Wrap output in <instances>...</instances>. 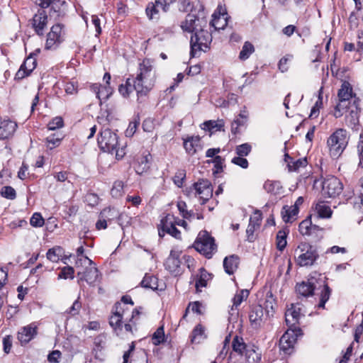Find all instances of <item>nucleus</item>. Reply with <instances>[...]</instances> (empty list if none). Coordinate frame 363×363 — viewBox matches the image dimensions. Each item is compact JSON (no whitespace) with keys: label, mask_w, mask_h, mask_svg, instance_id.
<instances>
[{"label":"nucleus","mask_w":363,"mask_h":363,"mask_svg":"<svg viewBox=\"0 0 363 363\" xmlns=\"http://www.w3.org/2000/svg\"><path fill=\"white\" fill-rule=\"evenodd\" d=\"M158 7L153 3H149L145 11L146 14L149 19L152 20L155 18H158L157 14H158Z\"/></svg>","instance_id":"53"},{"label":"nucleus","mask_w":363,"mask_h":363,"mask_svg":"<svg viewBox=\"0 0 363 363\" xmlns=\"http://www.w3.org/2000/svg\"><path fill=\"white\" fill-rule=\"evenodd\" d=\"M223 127L224 121L223 120L207 121L202 124V128L209 131L220 130Z\"/></svg>","instance_id":"36"},{"label":"nucleus","mask_w":363,"mask_h":363,"mask_svg":"<svg viewBox=\"0 0 363 363\" xmlns=\"http://www.w3.org/2000/svg\"><path fill=\"white\" fill-rule=\"evenodd\" d=\"M249 319L251 325L254 328H258L262 326L264 323V309L262 306L258 305L252 308Z\"/></svg>","instance_id":"21"},{"label":"nucleus","mask_w":363,"mask_h":363,"mask_svg":"<svg viewBox=\"0 0 363 363\" xmlns=\"http://www.w3.org/2000/svg\"><path fill=\"white\" fill-rule=\"evenodd\" d=\"M111 194L113 197L118 198L123 194V183L121 181H116L113 183V187L111 190Z\"/></svg>","instance_id":"46"},{"label":"nucleus","mask_w":363,"mask_h":363,"mask_svg":"<svg viewBox=\"0 0 363 363\" xmlns=\"http://www.w3.org/2000/svg\"><path fill=\"white\" fill-rule=\"evenodd\" d=\"M285 162H287L289 171L290 172L298 171L301 167H306L307 164L306 158H301L296 161H293L292 158H291L287 153L285 154Z\"/></svg>","instance_id":"31"},{"label":"nucleus","mask_w":363,"mask_h":363,"mask_svg":"<svg viewBox=\"0 0 363 363\" xmlns=\"http://www.w3.org/2000/svg\"><path fill=\"white\" fill-rule=\"evenodd\" d=\"M262 220V213L259 210H256L254 212L253 216L250 219V223L256 225L258 227H260Z\"/></svg>","instance_id":"63"},{"label":"nucleus","mask_w":363,"mask_h":363,"mask_svg":"<svg viewBox=\"0 0 363 363\" xmlns=\"http://www.w3.org/2000/svg\"><path fill=\"white\" fill-rule=\"evenodd\" d=\"M194 248L207 258H211L216 252L215 240L207 231H201L194 242Z\"/></svg>","instance_id":"8"},{"label":"nucleus","mask_w":363,"mask_h":363,"mask_svg":"<svg viewBox=\"0 0 363 363\" xmlns=\"http://www.w3.org/2000/svg\"><path fill=\"white\" fill-rule=\"evenodd\" d=\"M259 228V227L257 226L256 225L250 223H249L246 230L247 240L249 242H253L255 240L256 237L254 233Z\"/></svg>","instance_id":"59"},{"label":"nucleus","mask_w":363,"mask_h":363,"mask_svg":"<svg viewBox=\"0 0 363 363\" xmlns=\"http://www.w3.org/2000/svg\"><path fill=\"white\" fill-rule=\"evenodd\" d=\"M347 144V132L342 128L337 130L328 140V145L330 148V154L333 156L340 155Z\"/></svg>","instance_id":"9"},{"label":"nucleus","mask_w":363,"mask_h":363,"mask_svg":"<svg viewBox=\"0 0 363 363\" xmlns=\"http://www.w3.org/2000/svg\"><path fill=\"white\" fill-rule=\"evenodd\" d=\"M298 211L296 206H285L281 210V216L285 223H292L296 219Z\"/></svg>","instance_id":"30"},{"label":"nucleus","mask_w":363,"mask_h":363,"mask_svg":"<svg viewBox=\"0 0 363 363\" xmlns=\"http://www.w3.org/2000/svg\"><path fill=\"white\" fill-rule=\"evenodd\" d=\"M302 314V307L298 303H292L291 307L289 308L285 313L286 323L289 325H295L298 323Z\"/></svg>","instance_id":"19"},{"label":"nucleus","mask_w":363,"mask_h":363,"mask_svg":"<svg viewBox=\"0 0 363 363\" xmlns=\"http://www.w3.org/2000/svg\"><path fill=\"white\" fill-rule=\"evenodd\" d=\"M156 73L152 62L145 59L139 65L138 73L133 79V88L138 97L146 96L154 87Z\"/></svg>","instance_id":"2"},{"label":"nucleus","mask_w":363,"mask_h":363,"mask_svg":"<svg viewBox=\"0 0 363 363\" xmlns=\"http://www.w3.org/2000/svg\"><path fill=\"white\" fill-rule=\"evenodd\" d=\"M342 189V184L334 176L326 177L322 183V194L324 197L335 198L341 194Z\"/></svg>","instance_id":"10"},{"label":"nucleus","mask_w":363,"mask_h":363,"mask_svg":"<svg viewBox=\"0 0 363 363\" xmlns=\"http://www.w3.org/2000/svg\"><path fill=\"white\" fill-rule=\"evenodd\" d=\"M37 325L33 323L23 327L18 333V339L21 344H26L37 335Z\"/></svg>","instance_id":"18"},{"label":"nucleus","mask_w":363,"mask_h":363,"mask_svg":"<svg viewBox=\"0 0 363 363\" xmlns=\"http://www.w3.org/2000/svg\"><path fill=\"white\" fill-rule=\"evenodd\" d=\"M357 151L359 155V166L363 167V135H360L359 141L357 145Z\"/></svg>","instance_id":"64"},{"label":"nucleus","mask_w":363,"mask_h":363,"mask_svg":"<svg viewBox=\"0 0 363 363\" xmlns=\"http://www.w3.org/2000/svg\"><path fill=\"white\" fill-rule=\"evenodd\" d=\"M91 90L96 94L100 104H101L102 101L107 100L113 93V89L111 86H102L99 84H92Z\"/></svg>","instance_id":"24"},{"label":"nucleus","mask_w":363,"mask_h":363,"mask_svg":"<svg viewBox=\"0 0 363 363\" xmlns=\"http://www.w3.org/2000/svg\"><path fill=\"white\" fill-rule=\"evenodd\" d=\"M185 177H186V173H185L184 170L178 171L176 173V174L174 175V179H173L174 184L177 186L181 187L182 186L183 180L184 179Z\"/></svg>","instance_id":"60"},{"label":"nucleus","mask_w":363,"mask_h":363,"mask_svg":"<svg viewBox=\"0 0 363 363\" xmlns=\"http://www.w3.org/2000/svg\"><path fill=\"white\" fill-rule=\"evenodd\" d=\"M30 223L33 227H41L44 224V219L40 213H35L30 218Z\"/></svg>","instance_id":"58"},{"label":"nucleus","mask_w":363,"mask_h":363,"mask_svg":"<svg viewBox=\"0 0 363 363\" xmlns=\"http://www.w3.org/2000/svg\"><path fill=\"white\" fill-rule=\"evenodd\" d=\"M315 211L318 216L322 218H329L333 213L330 207L324 201H320L316 204Z\"/></svg>","instance_id":"33"},{"label":"nucleus","mask_w":363,"mask_h":363,"mask_svg":"<svg viewBox=\"0 0 363 363\" xmlns=\"http://www.w3.org/2000/svg\"><path fill=\"white\" fill-rule=\"evenodd\" d=\"M232 163L246 169L248 167V161L244 157L238 156L232 159Z\"/></svg>","instance_id":"61"},{"label":"nucleus","mask_w":363,"mask_h":363,"mask_svg":"<svg viewBox=\"0 0 363 363\" xmlns=\"http://www.w3.org/2000/svg\"><path fill=\"white\" fill-rule=\"evenodd\" d=\"M246 348V345L242 341V339H240L236 336L233 340V351L238 352L239 354L242 355Z\"/></svg>","instance_id":"43"},{"label":"nucleus","mask_w":363,"mask_h":363,"mask_svg":"<svg viewBox=\"0 0 363 363\" xmlns=\"http://www.w3.org/2000/svg\"><path fill=\"white\" fill-rule=\"evenodd\" d=\"M64 35L65 32L62 24L57 23L52 26L47 35L45 49L56 48L64 40Z\"/></svg>","instance_id":"11"},{"label":"nucleus","mask_w":363,"mask_h":363,"mask_svg":"<svg viewBox=\"0 0 363 363\" xmlns=\"http://www.w3.org/2000/svg\"><path fill=\"white\" fill-rule=\"evenodd\" d=\"M301 335L300 329H289L279 340L280 350L286 354H290L297 337Z\"/></svg>","instance_id":"12"},{"label":"nucleus","mask_w":363,"mask_h":363,"mask_svg":"<svg viewBox=\"0 0 363 363\" xmlns=\"http://www.w3.org/2000/svg\"><path fill=\"white\" fill-rule=\"evenodd\" d=\"M38 4L41 8H48L51 6V9L57 11L59 5L61 4L60 0H36Z\"/></svg>","instance_id":"42"},{"label":"nucleus","mask_w":363,"mask_h":363,"mask_svg":"<svg viewBox=\"0 0 363 363\" xmlns=\"http://www.w3.org/2000/svg\"><path fill=\"white\" fill-rule=\"evenodd\" d=\"M286 233L284 230H279L277 235V247L279 250H283L286 245Z\"/></svg>","instance_id":"47"},{"label":"nucleus","mask_w":363,"mask_h":363,"mask_svg":"<svg viewBox=\"0 0 363 363\" xmlns=\"http://www.w3.org/2000/svg\"><path fill=\"white\" fill-rule=\"evenodd\" d=\"M138 125H139L138 121H131L129 123V125L125 130V135L127 137H132L133 135V134L135 133Z\"/></svg>","instance_id":"62"},{"label":"nucleus","mask_w":363,"mask_h":363,"mask_svg":"<svg viewBox=\"0 0 363 363\" xmlns=\"http://www.w3.org/2000/svg\"><path fill=\"white\" fill-rule=\"evenodd\" d=\"M133 90L135 89L133 88V79L130 78L127 79L125 84H121L118 87L119 93L125 98L129 97Z\"/></svg>","instance_id":"38"},{"label":"nucleus","mask_w":363,"mask_h":363,"mask_svg":"<svg viewBox=\"0 0 363 363\" xmlns=\"http://www.w3.org/2000/svg\"><path fill=\"white\" fill-rule=\"evenodd\" d=\"M48 24V16L45 11L39 10L37 13L33 17L32 25L39 35H43L44 29Z\"/></svg>","instance_id":"17"},{"label":"nucleus","mask_w":363,"mask_h":363,"mask_svg":"<svg viewBox=\"0 0 363 363\" xmlns=\"http://www.w3.org/2000/svg\"><path fill=\"white\" fill-rule=\"evenodd\" d=\"M350 108L348 114L345 116V123L347 126L354 128L359 123V109L355 100Z\"/></svg>","instance_id":"25"},{"label":"nucleus","mask_w":363,"mask_h":363,"mask_svg":"<svg viewBox=\"0 0 363 363\" xmlns=\"http://www.w3.org/2000/svg\"><path fill=\"white\" fill-rule=\"evenodd\" d=\"M114 208H105L100 213V218L96 223V228L97 230L106 229L107 227L106 218L108 220L114 218Z\"/></svg>","instance_id":"28"},{"label":"nucleus","mask_w":363,"mask_h":363,"mask_svg":"<svg viewBox=\"0 0 363 363\" xmlns=\"http://www.w3.org/2000/svg\"><path fill=\"white\" fill-rule=\"evenodd\" d=\"M248 111L245 106L240 111L238 116L234 119L232 123L231 131L233 134H236L238 132V128L240 126H243L246 124L248 119Z\"/></svg>","instance_id":"27"},{"label":"nucleus","mask_w":363,"mask_h":363,"mask_svg":"<svg viewBox=\"0 0 363 363\" xmlns=\"http://www.w3.org/2000/svg\"><path fill=\"white\" fill-rule=\"evenodd\" d=\"M211 23L216 30L223 29L227 25L226 18L224 14L222 17H214Z\"/></svg>","instance_id":"51"},{"label":"nucleus","mask_w":363,"mask_h":363,"mask_svg":"<svg viewBox=\"0 0 363 363\" xmlns=\"http://www.w3.org/2000/svg\"><path fill=\"white\" fill-rule=\"evenodd\" d=\"M63 249L61 247L56 246L48 250L47 258L52 262H57L61 259Z\"/></svg>","instance_id":"37"},{"label":"nucleus","mask_w":363,"mask_h":363,"mask_svg":"<svg viewBox=\"0 0 363 363\" xmlns=\"http://www.w3.org/2000/svg\"><path fill=\"white\" fill-rule=\"evenodd\" d=\"M74 269L70 266L65 267L61 269L60 272L58 274V279H74Z\"/></svg>","instance_id":"48"},{"label":"nucleus","mask_w":363,"mask_h":363,"mask_svg":"<svg viewBox=\"0 0 363 363\" xmlns=\"http://www.w3.org/2000/svg\"><path fill=\"white\" fill-rule=\"evenodd\" d=\"M149 167L147 156H145L141 157L140 160L138 162V164L135 168L136 172L138 174H141L144 172H146L149 169Z\"/></svg>","instance_id":"50"},{"label":"nucleus","mask_w":363,"mask_h":363,"mask_svg":"<svg viewBox=\"0 0 363 363\" xmlns=\"http://www.w3.org/2000/svg\"><path fill=\"white\" fill-rule=\"evenodd\" d=\"M255 51V48L250 42H245L240 52L239 58L242 60H245L249 58L250 55Z\"/></svg>","instance_id":"39"},{"label":"nucleus","mask_w":363,"mask_h":363,"mask_svg":"<svg viewBox=\"0 0 363 363\" xmlns=\"http://www.w3.org/2000/svg\"><path fill=\"white\" fill-rule=\"evenodd\" d=\"M311 221L309 219H306L301 222L298 228L299 232L302 235H309L311 233Z\"/></svg>","instance_id":"56"},{"label":"nucleus","mask_w":363,"mask_h":363,"mask_svg":"<svg viewBox=\"0 0 363 363\" xmlns=\"http://www.w3.org/2000/svg\"><path fill=\"white\" fill-rule=\"evenodd\" d=\"M183 140L184 148L189 155H194L197 152L203 149L199 136H188L184 138Z\"/></svg>","instance_id":"16"},{"label":"nucleus","mask_w":363,"mask_h":363,"mask_svg":"<svg viewBox=\"0 0 363 363\" xmlns=\"http://www.w3.org/2000/svg\"><path fill=\"white\" fill-rule=\"evenodd\" d=\"M249 296V291L247 289H242L237 293L233 298V306L231 307V315H233L234 311L241 304V303L247 298Z\"/></svg>","instance_id":"34"},{"label":"nucleus","mask_w":363,"mask_h":363,"mask_svg":"<svg viewBox=\"0 0 363 363\" xmlns=\"http://www.w3.org/2000/svg\"><path fill=\"white\" fill-rule=\"evenodd\" d=\"M251 150L252 146L250 144L243 143L236 147L235 152L238 156L246 157L250 153Z\"/></svg>","instance_id":"49"},{"label":"nucleus","mask_w":363,"mask_h":363,"mask_svg":"<svg viewBox=\"0 0 363 363\" xmlns=\"http://www.w3.org/2000/svg\"><path fill=\"white\" fill-rule=\"evenodd\" d=\"M36 67V60L30 54L21 65L16 74V79H21L28 76Z\"/></svg>","instance_id":"20"},{"label":"nucleus","mask_w":363,"mask_h":363,"mask_svg":"<svg viewBox=\"0 0 363 363\" xmlns=\"http://www.w3.org/2000/svg\"><path fill=\"white\" fill-rule=\"evenodd\" d=\"M1 195L8 199H14L16 196L15 189L11 186H4L1 190Z\"/></svg>","instance_id":"55"},{"label":"nucleus","mask_w":363,"mask_h":363,"mask_svg":"<svg viewBox=\"0 0 363 363\" xmlns=\"http://www.w3.org/2000/svg\"><path fill=\"white\" fill-rule=\"evenodd\" d=\"M152 343L155 345H158L164 342V332L163 326L159 327L152 335Z\"/></svg>","instance_id":"45"},{"label":"nucleus","mask_w":363,"mask_h":363,"mask_svg":"<svg viewBox=\"0 0 363 363\" xmlns=\"http://www.w3.org/2000/svg\"><path fill=\"white\" fill-rule=\"evenodd\" d=\"M239 264V258L236 255L226 257L223 260L225 272L228 274H233L237 269Z\"/></svg>","instance_id":"29"},{"label":"nucleus","mask_w":363,"mask_h":363,"mask_svg":"<svg viewBox=\"0 0 363 363\" xmlns=\"http://www.w3.org/2000/svg\"><path fill=\"white\" fill-rule=\"evenodd\" d=\"M211 41V34L205 28H201V30L194 32L190 40L191 56L195 57L197 52L201 50L206 51L209 48Z\"/></svg>","instance_id":"7"},{"label":"nucleus","mask_w":363,"mask_h":363,"mask_svg":"<svg viewBox=\"0 0 363 363\" xmlns=\"http://www.w3.org/2000/svg\"><path fill=\"white\" fill-rule=\"evenodd\" d=\"M315 286H314V283L308 280L307 281H303L296 285V292L298 295L303 297H308L313 294V291L315 290Z\"/></svg>","instance_id":"26"},{"label":"nucleus","mask_w":363,"mask_h":363,"mask_svg":"<svg viewBox=\"0 0 363 363\" xmlns=\"http://www.w3.org/2000/svg\"><path fill=\"white\" fill-rule=\"evenodd\" d=\"M277 308V303L275 298H274L272 293H268L264 301V311L267 317H272L274 315Z\"/></svg>","instance_id":"32"},{"label":"nucleus","mask_w":363,"mask_h":363,"mask_svg":"<svg viewBox=\"0 0 363 363\" xmlns=\"http://www.w3.org/2000/svg\"><path fill=\"white\" fill-rule=\"evenodd\" d=\"M77 275L79 277V281L84 280L89 285H93L99 279V270L96 267L91 266L89 267H86L85 271L83 272H79Z\"/></svg>","instance_id":"23"},{"label":"nucleus","mask_w":363,"mask_h":363,"mask_svg":"<svg viewBox=\"0 0 363 363\" xmlns=\"http://www.w3.org/2000/svg\"><path fill=\"white\" fill-rule=\"evenodd\" d=\"M204 333V328L202 325H196L193 332L191 335V342H199L200 340L201 339L202 336Z\"/></svg>","instance_id":"52"},{"label":"nucleus","mask_w":363,"mask_h":363,"mask_svg":"<svg viewBox=\"0 0 363 363\" xmlns=\"http://www.w3.org/2000/svg\"><path fill=\"white\" fill-rule=\"evenodd\" d=\"M195 194L199 196L203 203L208 201L213 195V187L208 179H201L193 185Z\"/></svg>","instance_id":"13"},{"label":"nucleus","mask_w":363,"mask_h":363,"mask_svg":"<svg viewBox=\"0 0 363 363\" xmlns=\"http://www.w3.org/2000/svg\"><path fill=\"white\" fill-rule=\"evenodd\" d=\"M98 144L100 148L104 151L111 154L115 153L116 157L120 160L123 157L125 154V150L118 147V137L117 134L106 128L100 132L98 138Z\"/></svg>","instance_id":"3"},{"label":"nucleus","mask_w":363,"mask_h":363,"mask_svg":"<svg viewBox=\"0 0 363 363\" xmlns=\"http://www.w3.org/2000/svg\"><path fill=\"white\" fill-rule=\"evenodd\" d=\"M294 257L301 267L311 266L318 257L314 247L307 242H301L294 251Z\"/></svg>","instance_id":"6"},{"label":"nucleus","mask_w":363,"mask_h":363,"mask_svg":"<svg viewBox=\"0 0 363 363\" xmlns=\"http://www.w3.org/2000/svg\"><path fill=\"white\" fill-rule=\"evenodd\" d=\"M195 9L186 16V19L182 23L181 27L183 30L194 33L201 28L207 27V20L205 17L203 7L198 1L194 6Z\"/></svg>","instance_id":"4"},{"label":"nucleus","mask_w":363,"mask_h":363,"mask_svg":"<svg viewBox=\"0 0 363 363\" xmlns=\"http://www.w3.org/2000/svg\"><path fill=\"white\" fill-rule=\"evenodd\" d=\"M128 304L133 306L134 303L130 296H123L121 302L115 304L113 314L109 318V324L118 336L123 337L133 334L134 330H136L140 312L137 309H133L131 314H128Z\"/></svg>","instance_id":"1"},{"label":"nucleus","mask_w":363,"mask_h":363,"mask_svg":"<svg viewBox=\"0 0 363 363\" xmlns=\"http://www.w3.org/2000/svg\"><path fill=\"white\" fill-rule=\"evenodd\" d=\"M173 220L174 217L169 215L162 220V229L159 230V235L160 237L164 236V233H167L177 239L181 238V233L175 227V223L173 222Z\"/></svg>","instance_id":"14"},{"label":"nucleus","mask_w":363,"mask_h":363,"mask_svg":"<svg viewBox=\"0 0 363 363\" xmlns=\"http://www.w3.org/2000/svg\"><path fill=\"white\" fill-rule=\"evenodd\" d=\"M17 124L11 120H4L0 123V140L11 138L16 130Z\"/></svg>","instance_id":"22"},{"label":"nucleus","mask_w":363,"mask_h":363,"mask_svg":"<svg viewBox=\"0 0 363 363\" xmlns=\"http://www.w3.org/2000/svg\"><path fill=\"white\" fill-rule=\"evenodd\" d=\"M338 102L335 106L333 116L338 118L341 117L346 108L350 104L351 100H355L357 103L358 99L356 97V94L353 92L352 85L347 81L342 83L340 89L337 91Z\"/></svg>","instance_id":"5"},{"label":"nucleus","mask_w":363,"mask_h":363,"mask_svg":"<svg viewBox=\"0 0 363 363\" xmlns=\"http://www.w3.org/2000/svg\"><path fill=\"white\" fill-rule=\"evenodd\" d=\"M182 251L178 249H173L171 250L169 256L167 257L164 266L166 269L169 271L172 274H175L177 275L179 272V268L181 264V261L179 259V257L181 255Z\"/></svg>","instance_id":"15"},{"label":"nucleus","mask_w":363,"mask_h":363,"mask_svg":"<svg viewBox=\"0 0 363 363\" xmlns=\"http://www.w3.org/2000/svg\"><path fill=\"white\" fill-rule=\"evenodd\" d=\"M62 139L63 135L60 133L52 134L46 138V146L48 149L52 150L60 145Z\"/></svg>","instance_id":"35"},{"label":"nucleus","mask_w":363,"mask_h":363,"mask_svg":"<svg viewBox=\"0 0 363 363\" xmlns=\"http://www.w3.org/2000/svg\"><path fill=\"white\" fill-rule=\"evenodd\" d=\"M281 186L279 182L267 180L264 184V189L269 193L278 194Z\"/></svg>","instance_id":"44"},{"label":"nucleus","mask_w":363,"mask_h":363,"mask_svg":"<svg viewBox=\"0 0 363 363\" xmlns=\"http://www.w3.org/2000/svg\"><path fill=\"white\" fill-rule=\"evenodd\" d=\"M331 291L327 284L323 285V288L320 294V301L318 307L324 308L325 303L328 301Z\"/></svg>","instance_id":"40"},{"label":"nucleus","mask_w":363,"mask_h":363,"mask_svg":"<svg viewBox=\"0 0 363 363\" xmlns=\"http://www.w3.org/2000/svg\"><path fill=\"white\" fill-rule=\"evenodd\" d=\"M82 308V304L77 298L72 303V306H70L66 311L65 313L70 315L71 316H74L77 315L79 313V311Z\"/></svg>","instance_id":"57"},{"label":"nucleus","mask_w":363,"mask_h":363,"mask_svg":"<svg viewBox=\"0 0 363 363\" xmlns=\"http://www.w3.org/2000/svg\"><path fill=\"white\" fill-rule=\"evenodd\" d=\"M64 125V121L62 117L56 116L52 119L51 121L48 124V128L50 130H55L57 128H62Z\"/></svg>","instance_id":"54"},{"label":"nucleus","mask_w":363,"mask_h":363,"mask_svg":"<svg viewBox=\"0 0 363 363\" xmlns=\"http://www.w3.org/2000/svg\"><path fill=\"white\" fill-rule=\"evenodd\" d=\"M157 280L156 277L146 274L141 281V285L144 288L156 289L157 287Z\"/></svg>","instance_id":"41"}]
</instances>
